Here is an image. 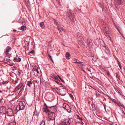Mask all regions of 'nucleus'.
Here are the masks:
<instances>
[{
    "mask_svg": "<svg viewBox=\"0 0 125 125\" xmlns=\"http://www.w3.org/2000/svg\"><path fill=\"white\" fill-rule=\"evenodd\" d=\"M79 67L83 72L85 73L84 70L85 68L86 65L85 64H84L83 62L79 61Z\"/></svg>",
    "mask_w": 125,
    "mask_h": 125,
    "instance_id": "1",
    "label": "nucleus"
},
{
    "mask_svg": "<svg viewBox=\"0 0 125 125\" xmlns=\"http://www.w3.org/2000/svg\"><path fill=\"white\" fill-rule=\"evenodd\" d=\"M70 119H66L61 122L59 125H69L71 123Z\"/></svg>",
    "mask_w": 125,
    "mask_h": 125,
    "instance_id": "2",
    "label": "nucleus"
},
{
    "mask_svg": "<svg viewBox=\"0 0 125 125\" xmlns=\"http://www.w3.org/2000/svg\"><path fill=\"white\" fill-rule=\"evenodd\" d=\"M6 113L8 116H12L13 115L12 110L11 109L9 108L6 111Z\"/></svg>",
    "mask_w": 125,
    "mask_h": 125,
    "instance_id": "3",
    "label": "nucleus"
},
{
    "mask_svg": "<svg viewBox=\"0 0 125 125\" xmlns=\"http://www.w3.org/2000/svg\"><path fill=\"white\" fill-rule=\"evenodd\" d=\"M48 116L50 117V119L52 120L54 119L55 118V114L54 113L52 112L49 113H48Z\"/></svg>",
    "mask_w": 125,
    "mask_h": 125,
    "instance_id": "4",
    "label": "nucleus"
},
{
    "mask_svg": "<svg viewBox=\"0 0 125 125\" xmlns=\"http://www.w3.org/2000/svg\"><path fill=\"white\" fill-rule=\"evenodd\" d=\"M44 105H45V108H44L43 109L44 110H43V111L44 112H45L46 113L49 112L50 110V109H48V108H53L54 107V106H48L46 105L45 104H44Z\"/></svg>",
    "mask_w": 125,
    "mask_h": 125,
    "instance_id": "5",
    "label": "nucleus"
},
{
    "mask_svg": "<svg viewBox=\"0 0 125 125\" xmlns=\"http://www.w3.org/2000/svg\"><path fill=\"white\" fill-rule=\"evenodd\" d=\"M68 16L69 17L70 20L72 21H73L74 20V18L71 10H69L68 11Z\"/></svg>",
    "mask_w": 125,
    "mask_h": 125,
    "instance_id": "6",
    "label": "nucleus"
},
{
    "mask_svg": "<svg viewBox=\"0 0 125 125\" xmlns=\"http://www.w3.org/2000/svg\"><path fill=\"white\" fill-rule=\"evenodd\" d=\"M103 49L104 50V51L107 55H110V51L108 48L106 47V46H103Z\"/></svg>",
    "mask_w": 125,
    "mask_h": 125,
    "instance_id": "7",
    "label": "nucleus"
},
{
    "mask_svg": "<svg viewBox=\"0 0 125 125\" xmlns=\"http://www.w3.org/2000/svg\"><path fill=\"white\" fill-rule=\"evenodd\" d=\"M23 84L22 83H20L15 88L14 91H16L19 90L22 86Z\"/></svg>",
    "mask_w": 125,
    "mask_h": 125,
    "instance_id": "8",
    "label": "nucleus"
},
{
    "mask_svg": "<svg viewBox=\"0 0 125 125\" xmlns=\"http://www.w3.org/2000/svg\"><path fill=\"white\" fill-rule=\"evenodd\" d=\"M19 105L21 110H23L24 109L25 106L24 104L22 102H21L19 104Z\"/></svg>",
    "mask_w": 125,
    "mask_h": 125,
    "instance_id": "9",
    "label": "nucleus"
},
{
    "mask_svg": "<svg viewBox=\"0 0 125 125\" xmlns=\"http://www.w3.org/2000/svg\"><path fill=\"white\" fill-rule=\"evenodd\" d=\"M6 51L4 52V53H5L6 55H7L8 54V52L11 50V48L9 46H8L6 48Z\"/></svg>",
    "mask_w": 125,
    "mask_h": 125,
    "instance_id": "10",
    "label": "nucleus"
},
{
    "mask_svg": "<svg viewBox=\"0 0 125 125\" xmlns=\"http://www.w3.org/2000/svg\"><path fill=\"white\" fill-rule=\"evenodd\" d=\"M58 30L61 32L62 31L63 32H65V31L60 26H58L57 27Z\"/></svg>",
    "mask_w": 125,
    "mask_h": 125,
    "instance_id": "11",
    "label": "nucleus"
},
{
    "mask_svg": "<svg viewBox=\"0 0 125 125\" xmlns=\"http://www.w3.org/2000/svg\"><path fill=\"white\" fill-rule=\"evenodd\" d=\"M33 82L31 81H30L28 82L27 85L29 87H31V85L32 84Z\"/></svg>",
    "mask_w": 125,
    "mask_h": 125,
    "instance_id": "12",
    "label": "nucleus"
},
{
    "mask_svg": "<svg viewBox=\"0 0 125 125\" xmlns=\"http://www.w3.org/2000/svg\"><path fill=\"white\" fill-rule=\"evenodd\" d=\"M66 58L67 59H69L70 58V54L68 52H67L66 53Z\"/></svg>",
    "mask_w": 125,
    "mask_h": 125,
    "instance_id": "13",
    "label": "nucleus"
},
{
    "mask_svg": "<svg viewBox=\"0 0 125 125\" xmlns=\"http://www.w3.org/2000/svg\"><path fill=\"white\" fill-rule=\"evenodd\" d=\"M52 77L54 79H55L56 80H58V78L56 76L55 74H53V75L52 76Z\"/></svg>",
    "mask_w": 125,
    "mask_h": 125,
    "instance_id": "14",
    "label": "nucleus"
},
{
    "mask_svg": "<svg viewBox=\"0 0 125 125\" xmlns=\"http://www.w3.org/2000/svg\"><path fill=\"white\" fill-rule=\"evenodd\" d=\"M15 61L18 62H20L21 61V59L20 58L18 57H16L15 59H14Z\"/></svg>",
    "mask_w": 125,
    "mask_h": 125,
    "instance_id": "15",
    "label": "nucleus"
},
{
    "mask_svg": "<svg viewBox=\"0 0 125 125\" xmlns=\"http://www.w3.org/2000/svg\"><path fill=\"white\" fill-rule=\"evenodd\" d=\"M67 108L66 109V110L68 112L70 113V112L71 111L70 107L68 105H67Z\"/></svg>",
    "mask_w": 125,
    "mask_h": 125,
    "instance_id": "16",
    "label": "nucleus"
},
{
    "mask_svg": "<svg viewBox=\"0 0 125 125\" xmlns=\"http://www.w3.org/2000/svg\"><path fill=\"white\" fill-rule=\"evenodd\" d=\"M40 26L42 28H43L44 27L43 22H41L40 24Z\"/></svg>",
    "mask_w": 125,
    "mask_h": 125,
    "instance_id": "17",
    "label": "nucleus"
},
{
    "mask_svg": "<svg viewBox=\"0 0 125 125\" xmlns=\"http://www.w3.org/2000/svg\"><path fill=\"white\" fill-rule=\"evenodd\" d=\"M38 68L37 67H35L33 68L32 70L33 71H36L37 72V73H38L39 72L38 71Z\"/></svg>",
    "mask_w": 125,
    "mask_h": 125,
    "instance_id": "18",
    "label": "nucleus"
},
{
    "mask_svg": "<svg viewBox=\"0 0 125 125\" xmlns=\"http://www.w3.org/2000/svg\"><path fill=\"white\" fill-rule=\"evenodd\" d=\"M116 1L118 5H120L121 4V0H116Z\"/></svg>",
    "mask_w": 125,
    "mask_h": 125,
    "instance_id": "19",
    "label": "nucleus"
},
{
    "mask_svg": "<svg viewBox=\"0 0 125 125\" xmlns=\"http://www.w3.org/2000/svg\"><path fill=\"white\" fill-rule=\"evenodd\" d=\"M16 110H17V112H18L20 110H21V109L20 108V107L19 105H18L16 107Z\"/></svg>",
    "mask_w": 125,
    "mask_h": 125,
    "instance_id": "20",
    "label": "nucleus"
},
{
    "mask_svg": "<svg viewBox=\"0 0 125 125\" xmlns=\"http://www.w3.org/2000/svg\"><path fill=\"white\" fill-rule=\"evenodd\" d=\"M118 105L120 107H122L124 108V105L120 102H119V104H118Z\"/></svg>",
    "mask_w": 125,
    "mask_h": 125,
    "instance_id": "21",
    "label": "nucleus"
},
{
    "mask_svg": "<svg viewBox=\"0 0 125 125\" xmlns=\"http://www.w3.org/2000/svg\"><path fill=\"white\" fill-rule=\"evenodd\" d=\"M34 52L33 50L31 51V52L29 53V54L30 55H32L34 53Z\"/></svg>",
    "mask_w": 125,
    "mask_h": 125,
    "instance_id": "22",
    "label": "nucleus"
},
{
    "mask_svg": "<svg viewBox=\"0 0 125 125\" xmlns=\"http://www.w3.org/2000/svg\"><path fill=\"white\" fill-rule=\"evenodd\" d=\"M104 33L105 35H107L108 36H109V32L108 31H105Z\"/></svg>",
    "mask_w": 125,
    "mask_h": 125,
    "instance_id": "23",
    "label": "nucleus"
},
{
    "mask_svg": "<svg viewBox=\"0 0 125 125\" xmlns=\"http://www.w3.org/2000/svg\"><path fill=\"white\" fill-rule=\"evenodd\" d=\"M26 29V27L24 26H22L21 27V30L22 31H24Z\"/></svg>",
    "mask_w": 125,
    "mask_h": 125,
    "instance_id": "24",
    "label": "nucleus"
},
{
    "mask_svg": "<svg viewBox=\"0 0 125 125\" xmlns=\"http://www.w3.org/2000/svg\"><path fill=\"white\" fill-rule=\"evenodd\" d=\"M67 104H63V107L64 109H65L66 110V109L67 108Z\"/></svg>",
    "mask_w": 125,
    "mask_h": 125,
    "instance_id": "25",
    "label": "nucleus"
},
{
    "mask_svg": "<svg viewBox=\"0 0 125 125\" xmlns=\"http://www.w3.org/2000/svg\"><path fill=\"white\" fill-rule=\"evenodd\" d=\"M40 125H45L44 122L43 121H42Z\"/></svg>",
    "mask_w": 125,
    "mask_h": 125,
    "instance_id": "26",
    "label": "nucleus"
},
{
    "mask_svg": "<svg viewBox=\"0 0 125 125\" xmlns=\"http://www.w3.org/2000/svg\"><path fill=\"white\" fill-rule=\"evenodd\" d=\"M53 21L54 22V23L55 24H56V25H57L58 23L57 22L56 20L54 19L53 20Z\"/></svg>",
    "mask_w": 125,
    "mask_h": 125,
    "instance_id": "27",
    "label": "nucleus"
},
{
    "mask_svg": "<svg viewBox=\"0 0 125 125\" xmlns=\"http://www.w3.org/2000/svg\"><path fill=\"white\" fill-rule=\"evenodd\" d=\"M118 63V65L119 66V67L120 68V69H121V65L120 63V62L119 61L118 62V63Z\"/></svg>",
    "mask_w": 125,
    "mask_h": 125,
    "instance_id": "28",
    "label": "nucleus"
},
{
    "mask_svg": "<svg viewBox=\"0 0 125 125\" xmlns=\"http://www.w3.org/2000/svg\"><path fill=\"white\" fill-rule=\"evenodd\" d=\"M95 94L97 97L99 96V95L98 92H96Z\"/></svg>",
    "mask_w": 125,
    "mask_h": 125,
    "instance_id": "29",
    "label": "nucleus"
},
{
    "mask_svg": "<svg viewBox=\"0 0 125 125\" xmlns=\"http://www.w3.org/2000/svg\"><path fill=\"white\" fill-rule=\"evenodd\" d=\"M8 83V82H7V81H3L2 82V83L3 84H6Z\"/></svg>",
    "mask_w": 125,
    "mask_h": 125,
    "instance_id": "30",
    "label": "nucleus"
},
{
    "mask_svg": "<svg viewBox=\"0 0 125 125\" xmlns=\"http://www.w3.org/2000/svg\"><path fill=\"white\" fill-rule=\"evenodd\" d=\"M111 99L114 103H115L116 102V100L115 99H113L112 98H110Z\"/></svg>",
    "mask_w": 125,
    "mask_h": 125,
    "instance_id": "31",
    "label": "nucleus"
},
{
    "mask_svg": "<svg viewBox=\"0 0 125 125\" xmlns=\"http://www.w3.org/2000/svg\"><path fill=\"white\" fill-rule=\"evenodd\" d=\"M84 121L83 120H83H81L80 121H79V123H80L82 124H84L83 122H84Z\"/></svg>",
    "mask_w": 125,
    "mask_h": 125,
    "instance_id": "32",
    "label": "nucleus"
},
{
    "mask_svg": "<svg viewBox=\"0 0 125 125\" xmlns=\"http://www.w3.org/2000/svg\"><path fill=\"white\" fill-rule=\"evenodd\" d=\"M79 120L80 121H81V120H83H83L82 119V118L81 117H80L79 116Z\"/></svg>",
    "mask_w": 125,
    "mask_h": 125,
    "instance_id": "33",
    "label": "nucleus"
},
{
    "mask_svg": "<svg viewBox=\"0 0 125 125\" xmlns=\"http://www.w3.org/2000/svg\"><path fill=\"white\" fill-rule=\"evenodd\" d=\"M48 56H49V58H50V59H51V60L52 61V62H53V60H52V57H51V56L50 55H48Z\"/></svg>",
    "mask_w": 125,
    "mask_h": 125,
    "instance_id": "34",
    "label": "nucleus"
},
{
    "mask_svg": "<svg viewBox=\"0 0 125 125\" xmlns=\"http://www.w3.org/2000/svg\"><path fill=\"white\" fill-rule=\"evenodd\" d=\"M18 79H17V80H15L14 83L15 84H16L17 83H18Z\"/></svg>",
    "mask_w": 125,
    "mask_h": 125,
    "instance_id": "35",
    "label": "nucleus"
},
{
    "mask_svg": "<svg viewBox=\"0 0 125 125\" xmlns=\"http://www.w3.org/2000/svg\"><path fill=\"white\" fill-rule=\"evenodd\" d=\"M119 102H120L119 101H116V102L115 103L117 105H118Z\"/></svg>",
    "mask_w": 125,
    "mask_h": 125,
    "instance_id": "36",
    "label": "nucleus"
},
{
    "mask_svg": "<svg viewBox=\"0 0 125 125\" xmlns=\"http://www.w3.org/2000/svg\"><path fill=\"white\" fill-rule=\"evenodd\" d=\"M70 97L72 98V99H73V95L71 94H70Z\"/></svg>",
    "mask_w": 125,
    "mask_h": 125,
    "instance_id": "37",
    "label": "nucleus"
},
{
    "mask_svg": "<svg viewBox=\"0 0 125 125\" xmlns=\"http://www.w3.org/2000/svg\"><path fill=\"white\" fill-rule=\"evenodd\" d=\"M59 79L61 80L62 82H64L63 80L62 79L61 77H59Z\"/></svg>",
    "mask_w": 125,
    "mask_h": 125,
    "instance_id": "38",
    "label": "nucleus"
},
{
    "mask_svg": "<svg viewBox=\"0 0 125 125\" xmlns=\"http://www.w3.org/2000/svg\"><path fill=\"white\" fill-rule=\"evenodd\" d=\"M6 60L8 62H9L10 61V60L9 59H7Z\"/></svg>",
    "mask_w": 125,
    "mask_h": 125,
    "instance_id": "39",
    "label": "nucleus"
},
{
    "mask_svg": "<svg viewBox=\"0 0 125 125\" xmlns=\"http://www.w3.org/2000/svg\"><path fill=\"white\" fill-rule=\"evenodd\" d=\"M75 116H77V118H78V115H75Z\"/></svg>",
    "mask_w": 125,
    "mask_h": 125,
    "instance_id": "40",
    "label": "nucleus"
},
{
    "mask_svg": "<svg viewBox=\"0 0 125 125\" xmlns=\"http://www.w3.org/2000/svg\"><path fill=\"white\" fill-rule=\"evenodd\" d=\"M87 70H88V71H89L90 72H91V71H90V70H89V69H88V68H87Z\"/></svg>",
    "mask_w": 125,
    "mask_h": 125,
    "instance_id": "41",
    "label": "nucleus"
},
{
    "mask_svg": "<svg viewBox=\"0 0 125 125\" xmlns=\"http://www.w3.org/2000/svg\"><path fill=\"white\" fill-rule=\"evenodd\" d=\"M13 31H16V30H13Z\"/></svg>",
    "mask_w": 125,
    "mask_h": 125,
    "instance_id": "42",
    "label": "nucleus"
},
{
    "mask_svg": "<svg viewBox=\"0 0 125 125\" xmlns=\"http://www.w3.org/2000/svg\"><path fill=\"white\" fill-rule=\"evenodd\" d=\"M55 82L58 83H59V82H58L57 81H55Z\"/></svg>",
    "mask_w": 125,
    "mask_h": 125,
    "instance_id": "43",
    "label": "nucleus"
},
{
    "mask_svg": "<svg viewBox=\"0 0 125 125\" xmlns=\"http://www.w3.org/2000/svg\"><path fill=\"white\" fill-rule=\"evenodd\" d=\"M58 77L59 78V77H60L59 75H58Z\"/></svg>",
    "mask_w": 125,
    "mask_h": 125,
    "instance_id": "44",
    "label": "nucleus"
},
{
    "mask_svg": "<svg viewBox=\"0 0 125 125\" xmlns=\"http://www.w3.org/2000/svg\"><path fill=\"white\" fill-rule=\"evenodd\" d=\"M118 31H119V33H120V34H121V33H120V32L119 31V30H118Z\"/></svg>",
    "mask_w": 125,
    "mask_h": 125,
    "instance_id": "45",
    "label": "nucleus"
},
{
    "mask_svg": "<svg viewBox=\"0 0 125 125\" xmlns=\"http://www.w3.org/2000/svg\"><path fill=\"white\" fill-rule=\"evenodd\" d=\"M108 75H109V73H108Z\"/></svg>",
    "mask_w": 125,
    "mask_h": 125,
    "instance_id": "46",
    "label": "nucleus"
},
{
    "mask_svg": "<svg viewBox=\"0 0 125 125\" xmlns=\"http://www.w3.org/2000/svg\"><path fill=\"white\" fill-rule=\"evenodd\" d=\"M104 108H105V106H104Z\"/></svg>",
    "mask_w": 125,
    "mask_h": 125,
    "instance_id": "47",
    "label": "nucleus"
},
{
    "mask_svg": "<svg viewBox=\"0 0 125 125\" xmlns=\"http://www.w3.org/2000/svg\"><path fill=\"white\" fill-rule=\"evenodd\" d=\"M93 60H94V61H95V60H94V59H93Z\"/></svg>",
    "mask_w": 125,
    "mask_h": 125,
    "instance_id": "48",
    "label": "nucleus"
},
{
    "mask_svg": "<svg viewBox=\"0 0 125 125\" xmlns=\"http://www.w3.org/2000/svg\"><path fill=\"white\" fill-rule=\"evenodd\" d=\"M3 36H2V37H3Z\"/></svg>",
    "mask_w": 125,
    "mask_h": 125,
    "instance_id": "49",
    "label": "nucleus"
},
{
    "mask_svg": "<svg viewBox=\"0 0 125 125\" xmlns=\"http://www.w3.org/2000/svg\"><path fill=\"white\" fill-rule=\"evenodd\" d=\"M82 37H81V38H81L82 39Z\"/></svg>",
    "mask_w": 125,
    "mask_h": 125,
    "instance_id": "50",
    "label": "nucleus"
},
{
    "mask_svg": "<svg viewBox=\"0 0 125 125\" xmlns=\"http://www.w3.org/2000/svg\"><path fill=\"white\" fill-rule=\"evenodd\" d=\"M104 31H105V29H104Z\"/></svg>",
    "mask_w": 125,
    "mask_h": 125,
    "instance_id": "51",
    "label": "nucleus"
}]
</instances>
